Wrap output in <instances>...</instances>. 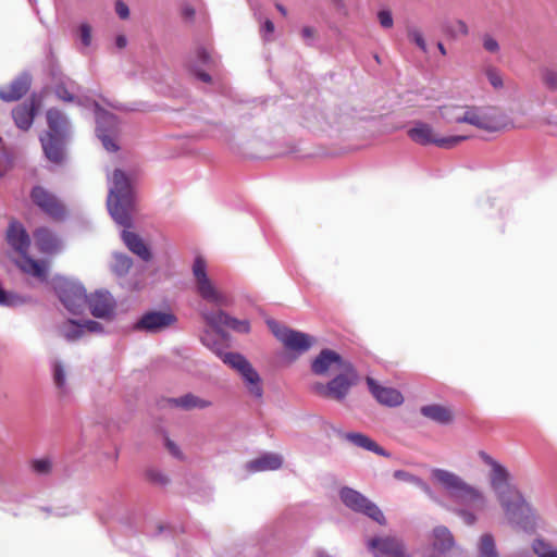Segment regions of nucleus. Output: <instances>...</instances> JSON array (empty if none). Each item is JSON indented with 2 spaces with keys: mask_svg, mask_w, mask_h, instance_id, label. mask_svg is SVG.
Listing matches in <instances>:
<instances>
[{
  "mask_svg": "<svg viewBox=\"0 0 557 557\" xmlns=\"http://www.w3.org/2000/svg\"><path fill=\"white\" fill-rule=\"evenodd\" d=\"M108 184L107 208L113 221L124 227L121 233L123 243L143 261H150L152 253L144 239L127 230L133 226L135 209V190L131 178L121 169H115L111 175H108Z\"/></svg>",
  "mask_w": 557,
  "mask_h": 557,
  "instance_id": "1",
  "label": "nucleus"
},
{
  "mask_svg": "<svg viewBox=\"0 0 557 557\" xmlns=\"http://www.w3.org/2000/svg\"><path fill=\"white\" fill-rule=\"evenodd\" d=\"M481 460L491 468L490 485L499 502L508 522L527 533L536 530V515L516 485L511 483L508 469L484 450L479 451Z\"/></svg>",
  "mask_w": 557,
  "mask_h": 557,
  "instance_id": "2",
  "label": "nucleus"
},
{
  "mask_svg": "<svg viewBox=\"0 0 557 557\" xmlns=\"http://www.w3.org/2000/svg\"><path fill=\"white\" fill-rule=\"evenodd\" d=\"M431 479L459 506L453 512L461 518L467 525H474L478 521L476 512H481L487 507V498L484 493L446 469L433 468Z\"/></svg>",
  "mask_w": 557,
  "mask_h": 557,
  "instance_id": "3",
  "label": "nucleus"
},
{
  "mask_svg": "<svg viewBox=\"0 0 557 557\" xmlns=\"http://www.w3.org/2000/svg\"><path fill=\"white\" fill-rule=\"evenodd\" d=\"M48 129L40 136L47 159L61 163L65 157V146L71 135L69 117L59 109L50 108L46 113Z\"/></svg>",
  "mask_w": 557,
  "mask_h": 557,
  "instance_id": "4",
  "label": "nucleus"
},
{
  "mask_svg": "<svg viewBox=\"0 0 557 557\" xmlns=\"http://www.w3.org/2000/svg\"><path fill=\"white\" fill-rule=\"evenodd\" d=\"M202 343L208 346L221 360L235 369L243 377L249 393L256 397L261 398L263 395V388L261 386V377L259 373L253 369L251 363L240 354L223 351L219 343H210L206 337H202Z\"/></svg>",
  "mask_w": 557,
  "mask_h": 557,
  "instance_id": "5",
  "label": "nucleus"
},
{
  "mask_svg": "<svg viewBox=\"0 0 557 557\" xmlns=\"http://www.w3.org/2000/svg\"><path fill=\"white\" fill-rule=\"evenodd\" d=\"M193 275L198 295L216 307H230L232 298L220 290L207 273V263L202 257H196L193 263Z\"/></svg>",
  "mask_w": 557,
  "mask_h": 557,
  "instance_id": "6",
  "label": "nucleus"
},
{
  "mask_svg": "<svg viewBox=\"0 0 557 557\" xmlns=\"http://www.w3.org/2000/svg\"><path fill=\"white\" fill-rule=\"evenodd\" d=\"M53 289L67 311L73 314L82 312L87 302V294L79 282L59 276L53 280Z\"/></svg>",
  "mask_w": 557,
  "mask_h": 557,
  "instance_id": "7",
  "label": "nucleus"
},
{
  "mask_svg": "<svg viewBox=\"0 0 557 557\" xmlns=\"http://www.w3.org/2000/svg\"><path fill=\"white\" fill-rule=\"evenodd\" d=\"M407 135L417 145H435L444 149L454 148L468 138V136L463 135L440 137L434 133L433 127L429 123L422 121H413L412 126L407 131Z\"/></svg>",
  "mask_w": 557,
  "mask_h": 557,
  "instance_id": "8",
  "label": "nucleus"
},
{
  "mask_svg": "<svg viewBox=\"0 0 557 557\" xmlns=\"http://www.w3.org/2000/svg\"><path fill=\"white\" fill-rule=\"evenodd\" d=\"M96 123H97V137L102 143L103 148L109 152H115L119 150V146L115 143V137L119 132V120L117 116L100 107L98 102L94 104Z\"/></svg>",
  "mask_w": 557,
  "mask_h": 557,
  "instance_id": "9",
  "label": "nucleus"
},
{
  "mask_svg": "<svg viewBox=\"0 0 557 557\" xmlns=\"http://www.w3.org/2000/svg\"><path fill=\"white\" fill-rule=\"evenodd\" d=\"M273 335L284 345L287 350L301 355L308 351L314 343V338L300 331L292 330L276 321L268 322Z\"/></svg>",
  "mask_w": 557,
  "mask_h": 557,
  "instance_id": "10",
  "label": "nucleus"
},
{
  "mask_svg": "<svg viewBox=\"0 0 557 557\" xmlns=\"http://www.w3.org/2000/svg\"><path fill=\"white\" fill-rule=\"evenodd\" d=\"M177 318L170 311L151 310L145 312L133 325V330L149 334L160 333L173 324Z\"/></svg>",
  "mask_w": 557,
  "mask_h": 557,
  "instance_id": "11",
  "label": "nucleus"
},
{
  "mask_svg": "<svg viewBox=\"0 0 557 557\" xmlns=\"http://www.w3.org/2000/svg\"><path fill=\"white\" fill-rule=\"evenodd\" d=\"M200 314L205 322L219 333L223 332L225 329L238 333H248L250 331V325L247 320H238L223 310L202 309Z\"/></svg>",
  "mask_w": 557,
  "mask_h": 557,
  "instance_id": "12",
  "label": "nucleus"
},
{
  "mask_svg": "<svg viewBox=\"0 0 557 557\" xmlns=\"http://www.w3.org/2000/svg\"><path fill=\"white\" fill-rule=\"evenodd\" d=\"M310 391L317 396L341 401L348 394V373L339 372L325 384L313 383L310 385Z\"/></svg>",
  "mask_w": 557,
  "mask_h": 557,
  "instance_id": "13",
  "label": "nucleus"
},
{
  "mask_svg": "<svg viewBox=\"0 0 557 557\" xmlns=\"http://www.w3.org/2000/svg\"><path fill=\"white\" fill-rule=\"evenodd\" d=\"M30 198L33 202L52 219L60 220L65 216L64 206L59 201L55 195L51 194L41 186H35L32 189Z\"/></svg>",
  "mask_w": 557,
  "mask_h": 557,
  "instance_id": "14",
  "label": "nucleus"
},
{
  "mask_svg": "<svg viewBox=\"0 0 557 557\" xmlns=\"http://www.w3.org/2000/svg\"><path fill=\"white\" fill-rule=\"evenodd\" d=\"M344 366L343 357L331 349H322L311 361V372L319 376H327L335 372H342Z\"/></svg>",
  "mask_w": 557,
  "mask_h": 557,
  "instance_id": "15",
  "label": "nucleus"
},
{
  "mask_svg": "<svg viewBox=\"0 0 557 557\" xmlns=\"http://www.w3.org/2000/svg\"><path fill=\"white\" fill-rule=\"evenodd\" d=\"M368 547L374 557H408L403 542L393 536L373 537Z\"/></svg>",
  "mask_w": 557,
  "mask_h": 557,
  "instance_id": "16",
  "label": "nucleus"
},
{
  "mask_svg": "<svg viewBox=\"0 0 557 557\" xmlns=\"http://www.w3.org/2000/svg\"><path fill=\"white\" fill-rule=\"evenodd\" d=\"M91 314L96 318H109L113 314L115 300L107 290H97L95 294L87 296V302Z\"/></svg>",
  "mask_w": 557,
  "mask_h": 557,
  "instance_id": "17",
  "label": "nucleus"
},
{
  "mask_svg": "<svg viewBox=\"0 0 557 557\" xmlns=\"http://www.w3.org/2000/svg\"><path fill=\"white\" fill-rule=\"evenodd\" d=\"M368 388L377 403L387 407H397L404 403L399 391L380 385L374 379L367 376Z\"/></svg>",
  "mask_w": 557,
  "mask_h": 557,
  "instance_id": "18",
  "label": "nucleus"
},
{
  "mask_svg": "<svg viewBox=\"0 0 557 557\" xmlns=\"http://www.w3.org/2000/svg\"><path fill=\"white\" fill-rule=\"evenodd\" d=\"M30 84V74L23 72L8 86L0 88V99L5 102L20 100L29 90Z\"/></svg>",
  "mask_w": 557,
  "mask_h": 557,
  "instance_id": "19",
  "label": "nucleus"
},
{
  "mask_svg": "<svg viewBox=\"0 0 557 557\" xmlns=\"http://www.w3.org/2000/svg\"><path fill=\"white\" fill-rule=\"evenodd\" d=\"M38 102L35 97H32L29 101L24 102L12 110V117L15 125L23 131H27L33 125Z\"/></svg>",
  "mask_w": 557,
  "mask_h": 557,
  "instance_id": "20",
  "label": "nucleus"
},
{
  "mask_svg": "<svg viewBox=\"0 0 557 557\" xmlns=\"http://www.w3.org/2000/svg\"><path fill=\"white\" fill-rule=\"evenodd\" d=\"M455 544L454 535L447 527L437 525L433 529L432 557H445Z\"/></svg>",
  "mask_w": 557,
  "mask_h": 557,
  "instance_id": "21",
  "label": "nucleus"
},
{
  "mask_svg": "<svg viewBox=\"0 0 557 557\" xmlns=\"http://www.w3.org/2000/svg\"><path fill=\"white\" fill-rule=\"evenodd\" d=\"M8 244L18 253L27 252L30 239L24 226L16 221L10 223L7 231Z\"/></svg>",
  "mask_w": 557,
  "mask_h": 557,
  "instance_id": "22",
  "label": "nucleus"
},
{
  "mask_svg": "<svg viewBox=\"0 0 557 557\" xmlns=\"http://www.w3.org/2000/svg\"><path fill=\"white\" fill-rule=\"evenodd\" d=\"M283 465V457L276 453H264L246 463L249 472H262L277 470Z\"/></svg>",
  "mask_w": 557,
  "mask_h": 557,
  "instance_id": "23",
  "label": "nucleus"
},
{
  "mask_svg": "<svg viewBox=\"0 0 557 557\" xmlns=\"http://www.w3.org/2000/svg\"><path fill=\"white\" fill-rule=\"evenodd\" d=\"M53 90L58 99L65 102H74L76 95L81 91V86L72 78L60 75L54 78Z\"/></svg>",
  "mask_w": 557,
  "mask_h": 557,
  "instance_id": "24",
  "label": "nucleus"
},
{
  "mask_svg": "<svg viewBox=\"0 0 557 557\" xmlns=\"http://www.w3.org/2000/svg\"><path fill=\"white\" fill-rule=\"evenodd\" d=\"M393 476L396 480L413 484L420 488L432 502L443 505L441 497L433 491V488L420 476L411 474L405 470H395Z\"/></svg>",
  "mask_w": 557,
  "mask_h": 557,
  "instance_id": "25",
  "label": "nucleus"
},
{
  "mask_svg": "<svg viewBox=\"0 0 557 557\" xmlns=\"http://www.w3.org/2000/svg\"><path fill=\"white\" fill-rule=\"evenodd\" d=\"M34 238L36 245L40 249V251L46 253H52L58 251L60 247V240L57 235L46 227H40L35 231Z\"/></svg>",
  "mask_w": 557,
  "mask_h": 557,
  "instance_id": "26",
  "label": "nucleus"
},
{
  "mask_svg": "<svg viewBox=\"0 0 557 557\" xmlns=\"http://www.w3.org/2000/svg\"><path fill=\"white\" fill-rule=\"evenodd\" d=\"M420 412L423 417L442 425H447L453 421L451 411L437 404L422 406Z\"/></svg>",
  "mask_w": 557,
  "mask_h": 557,
  "instance_id": "27",
  "label": "nucleus"
},
{
  "mask_svg": "<svg viewBox=\"0 0 557 557\" xmlns=\"http://www.w3.org/2000/svg\"><path fill=\"white\" fill-rule=\"evenodd\" d=\"M350 443L357 447L372 451L379 456L389 458L392 455L389 451L381 447L376 442L366 434L358 432H350Z\"/></svg>",
  "mask_w": 557,
  "mask_h": 557,
  "instance_id": "28",
  "label": "nucleus"
},
{
  "mask_svg": "<svg viewBox=\"0 0 557 557\" xmlns=\"http://www.w3.org/2000/svg\"><path fill=\"white\" fill-rule=\"evenodd\" d=\"M169 404L184 410L205 409L211 406V401L202 399L191 393H187L177 398H170Z\"/></svg>",
  "mask_w": 557,
  "mask_h": 557,
  "instance_id": "29",
  "label": "nucleus"
},
{
  "mask_svg": "<svg viewBox=\"0 0 557 557\" xmlns=\"http://www.w3.org/2000/svg\"><path fill=\"white\" fill-rule=\"evenodd\" d=\"M51 372H52V379L55 387L59 391V394L62 396H65L70 393V387L66 381V370L64 363L59 360L54 359L51 361Z\"/></svg>",
  "mask_w": 557,
  "mask_h": 557,
  "instance_id": "30",
  "label": "nucleus"
},
{
  "mask_svg": "<svg viewBox=\"0 0 557 557\" xmlns=\"http://www.w3.org/2000/svg\"><path fill=\"white\" fill-rule=\"evenodd\" d=\"M59 331L61 335L69 342L78 341L85 335L83 323L73 319H69L66 322L60 325Z\"/></svg>",
  "mask_w": 557,
  "mask_h": 557,
  "instance_id": "31",
  "label": "nucleus"
},
{
  "mask_svg": "<svg viewBox=\"0 0 557 557\" xmlns=\"http://www.w3.org/2000/svg\"><path fill=\"white\" fill-rule=\"evenodd\" d=\"M22 259L20 262V268L23 272L30 274L35 277L44 280L46 277V270L44 265H41L38 261L30 258L27 252L20 253Z\"/></svg>",
  "mask_w": 557,
  "mask_h": 557,
  "instance_id": "32",
  "label": "nucleus"
},
{
  "mask_svg": "<svg viewBox=\"0 0 557 557\" xmlns=\"http://www.w3.org/2000/svg\"><path fill=\"white\" fill-rule=\"evenodd\" d=\"M461 123H468L471 124L480 129L484 131H494L495 127H493L486 116L480 115L476 112V109L467 110L462 113L461 116Z\"/></svg>",
  "mask_w": 557,
  "mask_h": 557,
  "instance_id": "33",
  "label": "nucleus"
},
{
  "mask_svg": "<svg viewBox=\"0 0 557 557\" xmlns=\"http://www.w3.org/2000/svg\"><path fill=\"white\" fill-rule=\"evenodd\" d=\"M478 555L479 557H499L495 540L492 534L485 533L481 535L478 543Z\"/></svg>",
  "mask_w": 557,
  "mask_h": 557,
  "instance_id": "34",
  "label": "nucleus"
},
{
  "mask_svg": "<svg viewBox=\"0 0 557 557\" xmlns=\"http://www.w3.org/2000/svg\"><path fill=\"white\" fill-rule=\"evenodd\" d=\"M133 265V260L127 255L121 252L113 253L112 271L119 275L124 276L128 273Z\"/></svg>",
  "mask_w": 557,
  "mask_h": 557,
  "instance_id": "35",
  "label": "nucleus"
},
{
  "mask_svg": "<svg viewBox=\"0 0 557 557\" xmlns=\"http://www.w3.org/2000/svg\"><path fill=\"white\" fill-rule=\"evenodd\" d=\"M532 549L537 557H557V549L543 539H535Z\"/></svg>",
  "mask_w": 557,
  "mask_h": 557,
  "instance_id": "36",
  "label": "nucleus"
},
{
  "mask_svg": "<svg viewBox=\"0 0 557 557\" xmlns=\"http://www.w3.org/2000/svg\"><path fill=\"white\" fill-rule=\"evenodd\" d=\"M540 73L544 87L550 92H557V71L552 67L544 66L540 70Z\"/></svg>",
  "mask_w": 557,
  "mask_h": 557,
  "instance_id": "37",
  "label": "nucleus"
},
{
  "mask_svg": "<svg viewBox=\"0 0 557 557\" xmlns=\"http://www.w3.org/2000/svg\"><path fill=\"white\" fill-rule=\"evenodd\" d=\"M461 108L458 106H443L440 107V115L448 123H461L462 113Z\"/></svg>",
  "mask_w": 557,
  "mask_h": 557,
  "instance_id": "38",
  "label": "nucleus"
},
{
  "mask_svg": "<svg viewBox=\"0 0 557 557\" xmlns=\"http://www.w3.org/2000/svg\"><path fill=\"white\" fill-rule=\"evenodd\" d=\"M360 513H363L364 516L369 517L380 525H384L386 523V519L382 510L379 508L376 504L371 502L367 506L362 508V510L359 511Z\"/></svg>",
  "mask_w": 557,
  "mask_h": 557,
  "instance_id": "39",
  "label": "nucleus"
},
{
  "mask_svg": "<svg viewBox=\"0 0 557 557\" xmlns=\"http://www.w3.org/2000/svg\"><path fill=\"white\" fill-rule=\"evenodd\" d=\"M32 471L38 475H46L52 469V461L50 458H37L30 461Z\"/></svg>",
  "mask_w": 557,
  "mask_h": 557,
  "instance_id": "40",
  "label": "nucleus"
},
{
  "mask_svg": "<svg viewBox=\"0 0 557 557\" xmlns=\"http://www.w3.org/2000/svg\"><path fill=\"white\" fill-rule=\"evenodd\" d=\"M407 37L410 41H412L413 44L417 45V47L424 53L428 52V46H426V42L424 40V37L422 35V33L413 27V26H408L407 27Z\"/></svg>",
  "mask_w": 557,
  "mask_h": 557,
  "instance_id": "41",
  "label": "nucleus"
},
{
  "mask_svg": "<svg viewBox=\"0 0 557 557\" xmlns=\"http://www.w3.org/2000/svg\"><path fill=\"white\" fill-rule=\"evenodd\" d=\"M372 500L367 498L360 492L350 488V510L359 512L364 506L370 504Z\"/></svg>",
  "mask_w": 557,
  "mask_h": 557,
  "instance_id": "42",
  "label": "nucleus"
},
{
  "mask_svg": "<svg viewBox=\"0 0 557 557\" xmlns=\"http://www.w3.org/2000/svg\"><path fill=\"white\" fill-rule=\"evenodd\" d=\"M455 24H456V26L454 27L448 22L444 23L443 30L451 37H456L457 33H459L461 35H468L469 28H468V25L466 24V22H463L462 20H457Z\"/></svg>",
  "mask_w": 557,
  "mask_h": 557,
  "instance_id": "43",
  "label": "nucleus"
},
{
  "mask_svg": "<svg viewBox=\"0 0 557 557\" xmlns=\"http://www.w3.org/2000/svg\"><path fill=\"white\" fill-rule=\"evenodd\" d=\"M485 75L490 82V84L495 88V89H500L503 88L504 86V82H503V77L499 73V71L496 69V67H493V66H488L486 70H485Z\"/></svg>",
  "mask_w": 557,
  "mask_h": 557,
  "instance_id": "44",
  "label": "nucleus"
},
{
  "mask_svg": "<svg viewBox=\"0 0 557 557\" xmlns=\"http://www.w3.org/2000/svg\"><path fill=\"white\" fill-rule=\"evenodd\" d=\"M13 165V157L7 151H0V177H3Z\"/></svg>",
  "mask_w": 557,
  "mask_h": 557,
  "instance_id": "45",
  "label": "nucleus"
},
{
  "mask_svg": "<svg viewBox=\"0 0 557 557\" xmlns=\"http://www.w3.org/2000/svg\"><path fill=\"white\" fill-rule=\"evenodd\" d=\"M377 18H379L380 25L383 28H391L394 25L392 12L387 9L380 10L377 12Z\"/></svg>",
  "mask_w": 557,
  "mask_h": 557,
  "instance_id": "46",
  "label": "nucleus"
},
{
  "mask_svg": "<svg viewBox=\"0 0 557 557\" xmlns=\"http://www.w3.org/2000/svg\"><path fill=\"white\" fill-rule=\"evenodd\" d=\"M483 40V48L491 53H496L499 51V44L498 41L492 37L490 34H484L482 37Z\"/></svg>",
  "mask_w": 557,
  "mask_h": 557,
  "instance_id": "47",
  "label": "nucleus"
},
{
  "mask_svg": "<svg viewBox=\"0 0 557 557\" xmlns=\"http://www.w3.org/2000/svg\"><path fill=\"white\" fill-rule=\"evenodd\" d=\"M78 32L82 45L86 48L89 47L91 44V27L87 23H83L81 24Z\"/></svg>",
  "mask_w": 557,
  "mask_h": 557,
  "instance_id": "48",
  "label": "nucleus"
},
{
  "mask_svg": "<svg viewBox=\"0 0 557 557\" xmlns=\"http://www.w3.org/2000/svg\"><path fill=\"white\" fill-rule=\"evenodd\" d=\"M82 323H83V329H84L85 334H86V332H88V333H102L103 332L102 324L97 321L86 320V321H83Z\"/></svg>",
  "mask_w": 557,
  "mask_h": 557,
  "instance_id": "49",
  "label": "nucleus"
},
{
  "mask_svg": "<svg viewBox=\"0 0 557 557\" xmlns=\"http://www.w3.org/2000/svg\"><path fill=\"white\" fill-rule=\"evenodd\" d=\"M115 12L122 20H125L129 16V9L127 4L122 0H117L115 2Z\"/></svg>",
  "mask_w": 557,
  "mask_h": 557,
  "instance_id": "50",
  "label": "nucleus"
},
{
  "mask_svg": "<svg viewBox=\"0 0 557 557\" xmlns=\"http://www.w3.org/2000/svg\"><path fill=\"white\" fill-rule=\"evenodd\" d=\"M301 37L308 45H311L314 37V29L310 26H305L301 29Z\"/></svg>",
  "mask_w": 557,
  "mask_h": 557,
  "instance_id": "51",
  "label": "nucleus"
},
{
  "mask_svg": "<svg viewBox=\"0 0 557 557\" xmlns=\"http://www.w3.org/2000/svg\"><path fill=\"white\" fill-rule=\"evenodd\" d=\"M165 445L169 449V451L175 457V458H182V453L178 448V446L172 442L171 440L166 438Z\"/></svg>",
  "mask_w": 557,
  "mask_h": 557,
  "instance_id": "52",
  "label": "nucleus"
},
{
  "mask_svg": "<svg viewBox=\"0 0 557 557\" xmlns=\"http://www.w3.org/2000/svg\"><path fill=\"white\" fill-rule=\"evenodd\" d=\"M275 27L271 20H265L261 26V33L265 37L267 35L273 34Z\"/></svg>",
  "mask_w": 557,
  "mask_h": 557,
  "instance_id": "53",
  "label": "nucleus"
},
{
  "mask_svg": "<svg viewBox=\"0 0 557 557\" xmlns=\"http://www.w3.org/2000/svg\"><path fill=\"white\" fill-rule=\"evenodd\" d=\"M197 59L201 64H208L211 60L210 54L203 48L197 50Z\"/></svg>",
  "mask_w": 557,
  "mask_h": 557,
  "instance_id": "54",
  "label": "nucleus"
},
{
  "mask_svg": "<svg viewBox=\"0 0 557 557\" xmlns=\"http://www.w3.org/2000/svg\"><path fill=\"white\" fill-rule=\"evenodd\" d=\"M149 475L151 480L159 482L160 484H166L169 482L168 478L160 472L150 471Z\"/></svg>",
  "mask_w": 557,
  "mask_h": 557,
  "instance_id": "55",
  "label": "nucleus"
},
{
  "mask_svg": "<svg viewBox=\"0 0 557 557\" xmlns=\"http://www.w3.org/2000/svg\"><path fill=\"white\" fill-rule=\"evenodd\" d=\"M334 8L342 14L346 15V7L344 0H332Z\"/></svg>",
  "mask_w": 557,
  "mask_h": 557,
  "instance_id": "56",
  "label": "nucleus"
},
{
  "mask_svg": "<svg viewBox=\"0 0 557 557\" xmlns=\"http://www.w3.org/2000/svg\"><path fill=\"white\" fill-rule=\"evenodd\" d=\"M194 74L196 75V77L198 79H200L203 83H210L211 82V76L208 73H206V72L194 70Z\"/></svg>",
  "mask_w": 557,
  "mask_h": 557,
  "instance_id": "57",
  "label": "nucleus"
},
{
  "mask_svg": "<svg viewBox=\"0 0 557 557\" xmlns=\"http://www.w3.org/2000/svg\"><path fill=\"white\" fill-rule=\"evenodd\" d=\"M127 45V38L124 36V35H119L116 38H115V46L119 48V49H123L125 48Z\"/></svg>",
  "mask_w": 557,
  "mask_h": 557,
  "instance_id": "58",
  "label": "nucleus"
},
{
  "mask_svg": "<svg viewBox=\"0 0 557 557\" xmlns=\"http://www.w3.org/2000/svg\"><path fill=\"white\" fill-rule=\"evenodd\" d=\"M341 500L345 506H348V487L344 486L339 491Z\"/></svg>",
  "mask_w": 557,
  "mask_h": 557,
  "instance_id": "59",
  "label": "nucleus"
},
{
  "mask_svg": "<svg viewBox=\"0 0 557 557\" xmlns=\"http://www.w3.org/2000/svg\"><path fill=\"white\" fill-rule=\"evenodd\" d=\"M183 14L185 17L191 18L195 15V10L191 7H185L183 9Z\"/></svg>",
  "mask_w": 557,
  "mask_h": 557,
  "instance_id": "60",
  "label": "nucleus"
},
{
  "mask_svg": "<svg viewBox=\"0 0 557 557\" xmlns=\"http://www.w3.org/2000/svg\"><path fill=\"white\" fill-rule=\"evenodd\" d=\"M349 373H350V386H351L352 384H355L356 380L358 379V374L351 364H350Z\"/></svg>",
  "mask_w": 557,
  "mask_h": 557,
  "instance_id": "61",
  "label": "nucleus"
},
{
  "mask_svg": "<svg viewBox=\"0 0 557 557\" xmlns=\"http://www.w3.org/2000/svg\"><path fill=\"white\" fill-rule=\"evenodd\" d=\"M275 7H276L277 11H278L283 16H286V15H287V10H286V8H285L283 4H281V3H276V5H275Z\"/></svg>",
  "mask_w": 557,
  "mask_h": 557,
  "instance_id": "62",
  "label": "nucleus"
},
{
  "mask_svg": "<svg viewBox=\"0 0 557 557\" xmlns=\"http://www.w3.org/2000/svg\"><path fill=\"white\" fill-rule=\"evenodd\" d=\"M437 49H438V51L441 52L442 55H446L447 54L446 48L443 45V42H441V41L437 42Z\"/></svg>",
  "mask_w": 557,
  "mask_h": 557,
  "instance_id": "63",
  "label": "nucleus"
},
{
  "mask_svg": "<svg viewBox=\"0 0 557 557\" xmlns=\"http://www.w3.org/2000/svg\"><path fill=\"white\" fill-rule=\"evenodd\" d=\"M108 104L116 110H120V111H124V110H127L125 106L123 104H115V103H111V102H108Z\"/></svg>",
  "mask_w": 557,
  "mask_h": 557,
  "instance_id": "64",
  "label": "nucleus"
}]
</instances>
